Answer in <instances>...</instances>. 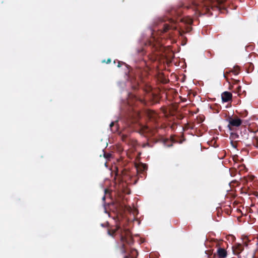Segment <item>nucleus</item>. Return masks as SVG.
Masks as SVG:
<instances>
[{"label":"nucleus","instance_id":"1","mask_svg":"<svg viewBox=\"0 0 258 258\" xmlns=\"http://www.w3.org/2000/svg\"><path fill=\"white\" fill-rule=\"evenodd\" d=\"M107 232L108 235L113 237L116 234L119 235L120 250L122 254L126 253L127 247L126 245L131 246L134 243L131 231L127 229L122 228L119 224L116 223L114 227L111 226L108 229Z\"/></svg>","mask_w":258,"mask_h":258},{"label":"nucleus","instance_id":"2","mask_svg":"<svg viewBox=\"0 0 258 258\" xmlns=\"http://www.w3.org/2000/svg\"><path fill=\"white\" fill-rule=\"evenodd\" d=\"M226 0H192V5L189 7L199 14H206L210 13V9L221 10L224 9L223 6Z\"/></svg>","mask_w":258,"mask_h":258},{"label":"nucleus","instance_id":"3","mask_svg":"<svg viewBox=\"0 0 258 258\" xmlns=\"http://www.w3.org/2000/svg\"><path fill=\"white\" fill-rule=\"evenodd\" d=\"M182 13V11L180 8H173L171 9L169 13V15L171 16H172L173 18L169 19V24L165 23L163 24L161 32L165 33L170 29L173 30L176 29L177 26L176 25V23L178 22V21L183 22L186 24L191 25L193 22V20L190 17H186L179 19H174V18H176V17L180 16Z\"/></svg>","mask_w":258,"mask_h":258},{"label":"nucleus","instance_id":"4","mask_svg":"<svg viewBox=\"0 0 258 258\" xmlns=\"http://www.w3.org/2000/svg\"><path fill=\"white\" fill-rule=\"evenodd\" d=\"M228 127L230 131H233L234 127H239L242 124V120L237 117H229Z\"/></svg>","mask_w":258,"mask_h":258},{"label":"nucleus","instance_id":"5","mask_svg":"<svg viewBox=\"0 0 258 258\" xmlns=\"http://www.w3.org/2000/svg\"><path fill=\"white\" fill-rule=\"evenodd\" d=\"M221 241H216V246L218 247L216 254L218 258H226L228 253L225 248L221 247Z\"/></svg>","mask_w":258,"mask_h":258},{"label":"nucleus","instance_id":"6","mask_svg":"<svg viewBox=\"0 0 258 258\" xmlns=\"http://www.w3.org/2000/svg\"><path fill=\"white\" fill-rule=\"evenodd\" d=\"M241 136H240L237 133L232 132L230 133V138L232 140H236V142H239L240 139H247L248 134L245 128H244L243 134L242 133H240Z\"/></svg>","mask_w":258,"mask_h":258},{"label":"nucleus","instance_id":"7","mask_svg":"<svg viewBox=\"0 0 258 258\" xmlns=\"http://www.w3.org/2000/svg\"><path fill=\"white\" fill-rule=\"evenodd\" d=\"M221 97L223 102H227L232 100V95L231 93L225 91L221 94Z\"/></svg>","mask_w":258,"mask_h":258},{"label":"nucleus","instance_id":"8","mask_svg":"<svg viewBox=\"0 0 258 258\" xmlns=\"http://www.w3.org/2000/svg\"><path fill=\"white\" fill-rule=\"evenodd\" d=\"M234 254L238 255L243 250V245L239 243L235 244L233 247Z\"/></svg>","mask_w":258,"mask_h":258},{"label":"nucleus","instance_id":"9","mask_svg":"<svg viewBox=\"0 0 258 258\" xmlns=\"http://www.w3.org/2000/svg\"><path fill=\"white\" fill-rule=\"evenodd\" d=\"M240 68L238 66H235L231 70L227 72L226 73H223L224 77L227 80V75L231 73H233L234 75H237L239 74Z\"/></svg>","mask_w":258,"mask_h":258},{"label":"nucleus","instance_id":"10","mask_svg":"<svg viewBox=\"0 0 258 258\" xmlns=\"http://www.w3.org/2000/svg\"><path fill=\"white\" fill-rule=\"evenodd\" d=\"M138 253L137 250L132 248L130 249V252L127 253L123 258H137Z\"/></svg>","mask_w":258,"mask_h":258},{"label":"nucleus","instance_id":"11","mask_svg":"<svg viewBox=\"0 0 258 258\" xmlns=\"http://www.w3.org/2000/svg\"><path fill=\"white\" fill-rule=\"evenodd\" d=\"M205 254L207 255L208 258H215L216 256V253H213V251L206 250L205 251Z\"/></svg>","mask_w":258,"mask_h":258},{"label":"nucleus","instance_id":"12","mask_svg":"<svg viewBox=\"0 0 258 258\" xmlns=\"http://www.w3.org/2000/svg\"><path fill=\"white\" fill-rule=\"evenodd\" d=\"M252 144L258 149V137L255 136L252 140Z\"/></svg>","mask_w":258,"mask_h":258},{"label":"nucleus","instance_id":"13","mask_svg":"<svg viewBox=\"0 0 258 258\" xmlns=\"http://www.w3.org/2000/svg\"><path fill=\"white\" fill-rule=\"evenodd\" d=\"M114 122H112L110 124V128L111 129V130L112 131V132H116L117 130V128L116 127L114 130L113 129V126H114Z\"/></svg>","mask_w":258,"mask_h":258},{"label":"nucleus","instance_id":"14","mask_svg":"<svg viewBox=\"0 0 258 258\" xmlns=\"http://www.w3.org/2000/svg\"><path fill=\"white\" fill-rule=\"evenodd\" d=\"M128 138V136L127 135H122L121 136L122 140L123 142H127V139Z\"/></svg>","mask_w":258,"mask_h":258},{"label":"nucleus","instance_id":"15","mask_svg":"<svg viewBox=\"0 0 258 258\" xmlns=\"http://www.w3.org/2000/svg\"><path fill=\"white\" fill-rule=\"evenodd\" d=\"M185 29H186L185 31H183V33L189 32L191 30L192 28L189 26H186Z\"/></svg>","mask_w":258,"mask_h":258},{"label":"nucleus","instance_id":"16","mask_svg":"<svg viewBox=\"0 0 258 258\" xmlns=\"http://www.w3.org/2000/svg\"><path fill=\"white\" fill-rule=\"evenodd\" d=\"M248 130L250 132L255 133L258 132V126H256V129L255 130H252V129L251 128V127H249Z\"/></svg>","mask_w":258,"mask_h":258},{"label":"nucleus","instance_id":"17","mask_svg":"<svg viewBox=\"0 0 258 258\" xmlns=\"http://www.w3.org/2000/svg\"><path fill=\"white\" fill-rule=\"evenodd\" d=\"M238 168H239L240 169V170H242L243 169H244L245 168V166L244 165H238L237 166Z\"/></svg>","mask_w":258,"mask_h":258},{"label":"nucleus","instance_id":"18","mask_svg":"<svg viewBox=\"0 0 258 258\" xmlns=\"http://www.w3.org/2000/svg\"><path fill=\"white\" fill-rule=\"evenodd\" d=\"M142 147L143 148H145L146 147H150L151 146L150 145V144L148 143H147L143 144V145H142Z\"/></svg>","mask_w":258,"mask_h":258},{"label":"nucleus","instance_id":"19","mask_svg":"<svg viewBox=\"0 0 258 258\" xmlns=\"http://www.w3.org/2000/svg\"><path fill=\"white\" fill-rule=\"evenodd\" d=\"M237 144V142L235 141V142H233V141L231 142V144L233 147L234 148H236V144Z\"/></svg>","mask_w":258,"mask_h":258},{"label":"nucleus","instance_id":"20","mask_svg":"<svg viewBox=\"0 0 258 258\" xmlns=\"http://www.w3.org/2000/svg\"><path fill=\"white\" fill-rule=\"evenodd\" d=\"M241 87L240 86H238L237 88V92L239 93V92L241 91Z\"/></svg>","mask_w":258,"mask_h":258},{"label":"nucleus","instance_id":"21","mask_svg":"<svg viewBox=\"0 0 258 258\" xmlns=\"http://www.w3.org/2000/svg\"><path fill=\"white\" fill-rule=\"evenodd\" d=\"M103 62H105V61H103ZM111 62V59L110 58H108L107 61H106V63H109L110 62Z\"/></svg>","mask_w":258,"mask_h":258},{"label":"nucleus","instance_id":"22","mask_svg":"<svg viewBox=\"0 0 258 258\" xmlns=\"http://www.w3.org/2000/svg\"><path fill=\"white\" fill-rule=\"evenodd\" d=\"M120 66H120V61H119V62H118V65H117V67H120Z\"/></svg>","mask_w":258,"mask_h":258},{"label":"nucleus","instance_id":"23","mask_svg":"<svg viewBox=\"0 0 258 258\" xmlns=\"http://www.w3.org/2000/svg\"><path fill=\"white\" fill-rule=\"evenodd\" d=\"M102 199H103V201H104V200H105V196H103V197L102 198Z\"/></svg>","mask_w":258,"mask_h":258},{"label":"nucleus","instance_id":"24","mask_svg":"<svg viewBox=\"0 0 258 258\" xmlns=\"http://www.w3.org/2000/svg\"><path fill=\"white\" fill-rule=\"evenodd\" d=\"M250 145H251V144H248V145H247L246 146H247V147H249V146H250Z\"/></svg>","mask_w":258,"mask_h":258}]
</instances>
